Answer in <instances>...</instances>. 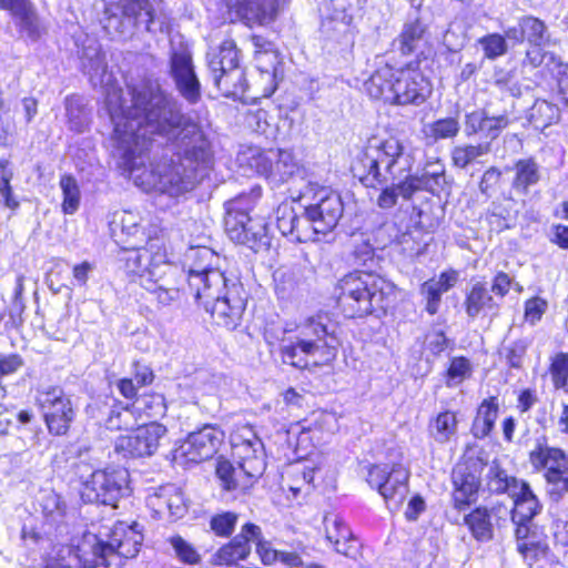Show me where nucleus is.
<instances>
[{"mask_svg":"<svg viewBox=\"0 0 568 568\" xmlns=\"http://www.w3.org/2000/svg\"><path fill=\"white\" fill-rule=\"evenodd\" d=\"M141 11L142 0H131L123 6L110 4L104 8L100 23L109 36L126 40L133 37Z\"/></svg>","mask_w":568,"mask_h":568,"instance_id":"18","label":"nucleus"},{"mask_svg":"<svg viewBox=\"0 0 568 568\" xmlns=\"http://www.w3.org/2000/svg\"><path fill=\"white\" fill-rule=\"evenodd\" d=\"M499 413L498 399L495 396L481 402L477 408L470 432L475 438L483 439L494 429Z\"/></svg>","mask_w":568,"mask_h":568,"instance_id":"34","label":"nucleus"},{"mask_svg":"<svg viewBox=\"0 0 568 568\" xmlns=\"http://www.w3.org/2000/svg\"><path fill=\"white\" fill-rule=\"evenodd\" d=\"M78 57L82 72L89 77L90 82L94 87L102 84L104 82L108 63L101 44L97 39L85 37L81 45L78 44Z\"/></svg>","mask_w":568,"mask_h":568,"instance_id":"25","label":"nucleus"},{"mask_svg":"<svg viewBox=\"0 0 568 568\" xmlns=\"http://www.w3.org/2000/svg\"><path fill=\"white\" fill-rule=\"evenodd\" d=\"M39 403L49 434L67 435L74 420L75 412L71 399L65 396L63 389L58 386L48 387L41 393Z\"/></svg>","mask_w":568,"mask_h":568,"instance_id":"14","label":"nucleus"},{"mask_svg":"<svg viewBox=\"0 0 568 568\" xmlns=\"http://www.w3.org/2000/svg\"><path fill=\"white\" fill-rule=\"evenodd\" d=\"M519 26L523 27L525 40L528 44L546 45L549 42L550 33L546 23L534 16L519 18Z\"/></svg>","mask_w":568,"mask_h":568,"instance_id":"47","label":"nucleus"},{"mask_svg":"<svg viewBox=\"0 0 568 568\" xmlns=\"http://www.w3.org/2000/svg\"><path fill=\"white\" fill-rule=\"evenodd\" d=\"M128 91L131 95L130 105L114 93L108 94L105 106L114 132L128 143L138 144L139 131L142 129V91L130 83H128Z\"/></svg>","mask_w":568,"mask_h":568,"instance_id":"10","label":"nucleus"},{"mask_svg":"<svg viewBox=\"0 0 568 568\" xmlns=\"http://www.w3.org/2000/svg\"><path fill=\"white\" fill-rule=\"evenodd\" d=\"M510 497L514 499L515 505L511 511L513 523L532 520L541 509V505L539 504L537 496L532 493L529 484L525 480Z\"/></svg>","mask_w":568,"mask_h":568,"instance_id":"32","label":"nucleus"},{"mask_svg":"<svg viewBox=\"0 0 568 568\" xmlns=\"http://www.w3.org/2000/svg\"><path fill=\"white\" fill-rule=\"evenodd\" d=\"M169 445L168 428L158 419L144 420V455H153L161 447Z\"/></svg>","mask_w":568,"mask_h":568,"instance_id":"46","label":"nucleus"},{"mask_svg":"<svg viewBox=\"0 0 568 568\" xmlns=\"http://www.w3.org/2000/svg\"><path fill=\"white\" fill-rule=\"evenodd\" d=\"M504 172L495 165L485 170L478 184L480 194L487 199L491 197L501 187Z\"/></svg>","mask_w":568,"mask_h":568,"instance_id":"54","label":"nucleus"},{"mask_svg":"<svg viewBox=\"0 0 568 568\" xmlns=\"http://www.w3.org/2000/svg\"><path fill=\"white\" fill-rule=\"evenodd\" d=\"M546 493L552 501H559L568 493V468L549 474L546 478Z\"/></svg>","mask_w":568,"mask_h":568,"instance_id":"57","label":"nucleus"},{"mask_svg":"<svg viewBox=\"0 0 568 568\" xmlns=\"http://www.w3.org/2000/svg\"><path fill=\"white\" fill-rule=\"evenodd\" d=\"M255 168L273 186H280L300 173L298 163L293 154L285 150H270L260 154L255 159Z\"/></svg>","mask_w":568,"mask_h":568,"instance_id":"19","label":"nucleus"},{"mask_svg":"<svg viewBox=\"0 0 568 568\" xmlns=\"http://www.w3.org/2000/svg\"><path fill=\"white\" fill-rule=\"evenodd\" d=\"M166 403L164 395L160 392H144V417L163 418L166 415Z\"/></svg>","mask_w":568,"mask_h":568,"instance_id":"60","label":"nucleus"},{"mask_svg":"<svg viewBox=\"0 0 568 568\" xmlns=\"http://www.w3.org/2000/svg\"><path fill=\"white\" fill-rule=\"evenodd\" d=\"M409 473L402 465H372L366 481L384 498L389 509H397L408 493Z\"/></svg>","mask_w":568,"mask_h":568,"instance_id":"13","label":"nucleus"},{"mask_svg":"<svg viewBox=\"0 0 568 568\" xmlns=\"http://www.w3.org/2000/svg\"><path fill=\"white\" fill-rule=\"evenodd\" d=\"M484 51V58L496 60L508 51V44L505 37L500 33H489L478 39Z\"/></svg>","mask_w":568,"mask_h":568,"instance_id":"53","label":"nucleus"},{"mask_svg":"<svg viewBox=\"0 0 568 568\" xmlns=\"http://www.w3.org/2000/svg\"><path fill=\"white\" fill-rule=\"evenodd\" d=\"M213 84L225 97H236L244 92L245 75L241 67L210 73Z\"/></svg>","mask_w":568,"mask_h":568,"instance_id":"36","label":"nucleus"},{"mask_svg":"<svg viewBox=\"0 0 568 568\" xmlns=\"http://www.w3.org/2000/svg\"><path fill=\"white\" fill-rule=\"evenodd\" d=\"M83 484L81 497L87 503L116 507L119 499L129 496V471L124 468L93 470L88 478L80 475Z\"/></svg>","mask_w":568,"mask_h":568,"instance_id":"9","label":"nucleus"},{"mask_svg":"<svg viewBox=\"0 0 568 568\" xmlns=\"http://www.w3.org/2000/svg\"><path fill=\"white\" fill-rule=\"evenodd\" d=\"M406 178L414 189V194L419 191H426L439 196L448 187L445 166L440 162L427 163L420 173L412 174L408 171Z\"/></svg>","mask_w":568,"mask_h":568,"instance_id":"26","label":"nucleus"},{"mask_svg":"<svg viewBox=\"0 0 568 568\" xmlns=\"http://www.w3.org/2000/svg\"><path fill=\"white\" fill-rule=\"evenodd\" d=\"M296 220L292 241L302 243L314 240V235L318 233L315 232L314 223L308 217L307 206L304 207L302 214L297 213Z\"/></svg>","mask_w":568,"mask_h":568,"instance_id":"64","label":"nucleus"},{"mask_svg":"<svg viewBox=\"0 0 568 568\" xmlns=\"http://www.w3.org/2000/svg\"><path fill=\"white\" fill-rule=\"evenodd\" d=\"M364 85L372 99L398 105H420L433 92L430 80L410 65L394 69L386 64L377 69Z\"/></svg>","mask_w":568,"mask_h":568,"instance_id":"5","label":"nucleus"},{"mask_svg":"<svg viewBox=\"0 0 568 568\" xmlns=\"http://www.w3.org/2000/svg\"><path fill=\"white\" fill-rule=\"evenodd\" d=\"M464 523L477 541L486 542L493 539L491 515L486 507H477L465 515Z\"/></svg>","mask_w":568,"mask_h":568,"instance_id":"37","label":"nucleus"},{"mask_svg":"<svg viewBox=\"0 0 568 568\" xmlns=\"http://www.w3.org/2000/svg\"><path fill=\"white\" fill-rule=\"evenodd\" d=\"M517 550L523 556L524 560L531 566L534 562L546 556L548 546L539 536L531 540L518 542Z\"/></svg>","mask_w":568,"mask_h":568,"instance_id":"56","label":"nucleus"},{"mask_svg":"<svg viewBox=\"0 0 568 568\" xmlns=\"http://www.w3.org/2000/svg\"><path fill=\"white\" fill-rule=\"evenodd\" d=\"M261 195V186H254L250 193H241L224 204L226 234L233 242L246 245L255 253L265 252L271 246L266 223L261 219H252L248 215V211Z\"/></svg>","mask_w":568,"mask_h":568,"instance_id":"8","label":"nucleus"},{"mask_svg":"<svg viewBox=\"0 0 568 568\" xmlns=\"http://www.w3.org/2000/svg\"><path fill=\"white\" fill-rule=\"evenodd\" d=\"M456 433L457 418L454 412L439 413L429 424V434L439 444L448 443Z\"/></svg>","mask_w":568,"mask_h":568,"instance_id":"45","label":"nucleus"},{"mask_svg":"<svg viewBox=\"0 0 568 568\" xmlns=\"http://www.w3.org/2000/svg\"><path fill=\"white\" fill-rule=\"evenodd\" d=\"M486 478L487 487L490 493L508 494L509 496L516 493V489L519 487V485L524 483L521 479L508 476L506 470L503 469L497 462H493V464L489 466Z\"/></svg>","mask_w":568,"mask_h":568,"instance_id":"42","label":"nucleus"},{"mask_svg":"<svg viewBox=\"0 0 568 568\" xmlns=\"http://www.w3.org/2000/svg\"><path fill=\"white\" fill-rule=\"evenodd\" d=\"M0 10L8 11L19 32L31 41L41 37L39 16L31 0H0Z\"/></svg>","mask_w":568,"mask_h":568,"instance_id":"23","label":"nucleus"},{"mask_svg":"<svg viewBox=\"0 0 568 568\" xmlns=\"http://www.w3.org/2000/svg\"><path fill=\"white\" fill-rule=\"evenodd\" d=\"M354 263L363 270L348 273L337 286V303L345 316L354 318L376 314L379 317L386 314L396 301V286L373 270L377 265L374 248L369 244L357 246Z\"/></svg>","mask_w":568,"mask_h":568,"instance_id":"2","label":"nucleus"},{"mask_svg":"<svg viewBox=\"0 0 568 568\" xmlns=\"http://www.w3.org/2000/svg\"><path fill=\"white\" fill-rule=\"evenodd\" d=\"M239 517L234 511L217 513L210 518V529L216 537L229 538L235 530Z\"/></svg>","mask_w":568,"mask_h":568,"instance_id":"52","label":"nucleus"},{"mask_svg":"<svg viewBox=\"0 0 568 568\" xmlns=\"http://www.w3.org/2000/svg\"><path fill=\"white\" fill-rule=\"evenodd\" d=\"M215 474L224 490H246L250 487L248 480L243 479L240 467L223 457L216 460Z\"/></svg>","mask_w":568,"mask_h":568,"instance_id":"41","label":"nucleus"},{"mask_svg":"<svg viewBox=\"0 0 568 568\" xmlns=\"http://www.w3.org/2000/svg\"><path fill=\"white\" fill-rule=\"evenodd\" d=\"M490 152V142L478 144L456 145L452 150V161L456 168L466 169L476 159L484 156Z\"/></svg>","mask_w":568,"mask_h":568,"instance_id":"48","label":"nucleus"},{"mask_svg":"<svg viewBox=\"0 0 568 568\" xmlns=\"http://www.w3.org/2000/svg\"><path fill=\"white\" fill-rule=\"evenodd\" d=\"M460 131L458 113L454 116L438 119L428 125V135L435 141L453 139Z\"/></svg>","mask_w":568,"mask_h":568,"instance_id":"50","label":"nucleus"},{"mask_svg":"<svg viewBox=\"0 0 568 568\" xmlns=\"http://www.w3.org/2000/svg\"><path fill=\"white\" fill-rule=\"evenodd\" d=\"M60 187L63 193L62 211L65 214H73L80 204V189L77 180L70 175L64 174L60 179Z\"/></svg>","mask_w":568,"mask_h":568,"instance_id":"51","label":"nucleus"},{"mask_svg":"<svg viewBox=\"0 0 568 568\" xmlns=\"http://www.w3.org/2000/svg\"><path fill=\"white\" fill-rule=\"evenodd\" d=\"M359 3L361 0H324L321 6L323 30L345 31L359 9Z\"/></svg>","mask_w":568,"mask_h":568,"instance_id":"24","label":"nucleus"},{"mask_svg":"<svg viewBox=\"0 0 568 568\" xmlns=\"http://www.w3.org/2000/svg\"><path fill=\"white\" fill-rule=\"evenodd\" d=\"M141 412L134 406H125L121 409L112 408L105 420V427L110 430L124 429L131 433H140L142 424L139 419Z\"/></svg>","mask_w":568,"mask_h":568,"instance_id":"38","label":"nucleus"},{"mask_svg":"<svg viewBox=\"0 0 568 568\" xmlns=\"http://www.w3.org/2000/svg\"><path fill=\"white\" fill-rule=\"evenodd\" d=\"M163 239L155 236L149 237L148 250L156 248V252L151 257L149 267L144 270V277L148 275V285L144 284V291L148 296H144L149 302H156L160 306H166L174 301L179 291L168 287L166 273L171 266L166 263V254L163 248Z\"/></svg>","mask_w":568,"mask_h":568,"instance_id":"12","label":"nucleus"},{"mask_svg":"<svg viewBox=\"0 0 568 568\" xmlns=\"http://www.w3.org/2000/svg\"><path fill=\"white\" fill-rule=\"evenodd\" d=\"M170 73L180 95L190 104L201 100V83L195 73L192 55L187 51H173L170 58Z\"/></svg>","mask_w":568,"mask_h":568,"instance_id":"20","label":"nucleus"},{"mask_svg":"<svg viewBox=\"0 0 568 568\" xmlns=\"http://www.w3.org/2000/svg\"><path fill=\"white\" fill-rule=\"evenodd\" d=\"M262 448L263 444L256 437L253 440L247 439L242 445L236 446V454L240 458L239 467L243 479L248 480L250 487L253 480L262 476L265 470Z\"/></svg>","mask_w":568,"mask_h":568,"instance_id":"29","label":"nucleus"},{"mask_svg":"<svg viewBox=\"0 0 568 568\" xmlns=\"http://www.w3.org/2000/svg\"><path fill=\"white\" fill-rule=\"evenodd\" d=\"M149 160V189L178 196L195 187L199 168L212 153L195 113H185L179 101L158 81L144 78V158Z\"/></svg>","mask_w":568,"mask_h":568,"instance_id":"1","label":"nucleus"},{"mask_svg":"<svg viewBox=\"0 0 568 568\" xmlns=\"http://www.w3.org/2000/svg\"><path fill=\"white\" fill-rule=\"evenodd\" d=\"M528 346L529 343L526 339L520 338L505 345L500 351V354L505 357L506 363L510 368L520 369L523 368V362Z\"/></svg>","mask_w":568,"mask_h":568,"instance_id":"55","label":"nucleus"},{"mask_svg":"<svg viewBox=\"0 0 568 568\" xmlns=\"http://www.w3.org/2000/svg\"><path fill=\"white\" fill-rule=\"evenodd\" d=\"M486 464L480 458H469L458 464L452 473L454 485L453 501L462 510L475 503L481 484V473Z\"/></svg>","mask_w":568,"mask_h":568,"instance_id":"15","label":"nucleus"},{"mask_svg":"<svg viewBox=\"0 0 568 568\" xmlns=\"http://www.w3.org/2000/svg\"><path fill=\"white\" fill-rule=\"evenodd\" d=\"M260 538V526L246 523L229 542L224 544L212 556L211 562L215 566H232L245 560L252 550L254 539Z\"/></svg>","mask_w":568,"mask_h":568,"instance_id":"22","label":"nucleus"},{"mask_svg":"<svg viewBox=\"0 0 568 568\" xmlns=\"http://www.w3.org/2000/svg\"><path fill=\"white\" fill-rule=\"evenodd\" d=\"M559 108L546 100H536L528 109L526 119L536 130H545L559 120Z\"/></svg>","mask_w":568,"mask_h":568,"instance_id":"39","label":"nucleus"},{"mask_svg":"<svg viewBox=\"0 0 568 568\" xmlns=\"http://www.w3.org/2000/svg\"><path fill=\"white\" fill-rule=\"evenodd\" d=\"M68 126L75 133H82L89 126V112L81 97H67L64 101Z\"/></svg>","mask_w":568,"mask_h":568,"instance_id":"44","label":"nucleus"},{"mask_svg":"<svg viewBox=\"0 0 568 568\" xmlns=\"http://www.w3.org/2000/svg\"><path fill=\"white\" fill-rule=\"evenodd\" d=\"M471 365L468 358L464 356L453 357L447 369V386H457L465 378L470 376Z\"/></svg>","mask_w":568,"mask_h":568,"instance_id":"59","label":"nucleus"},{"mask_svg":"<svg viewBox=\"0 0 568 568\" xmlns=\"http://www.w3.org/2000/svg\"><path fill=\"white\" fill-rule=\"evenodd\" d=\"M377 189H381V193L377 196L376 204L383 210L393 209L397 204L398 197L408 201L414 196V189L408 182L406 173L387 184L379 185Z\"/></svg>","mask_w":568,"mask_h":568,"instance_id":"33","label":"nucleus"},{"mask_svg":"<svg viewBox=\"0 0 568 568\" xmlns=\"http://www.w3.org/2000/svg\"><path fill=\"white\" fill-rule=\"evenodd\" d=\"M119 166L121 170V174L124 178L132 180L133 183L138 187L142 186V175L139 173L140 165L136 162V155H135L134 151H132V150L124 151V153L121 158V161L119 163Z\"/></svg>","mask_w":568,"mask_h":568,"instance_id":"62","label":"nucleus"},{"mask_svg":"<svg viewBox=\"0 0 568 568\" xmlns=\"http://www.w3.org/2000/svg\"><path fill=\"white\" fill-rule=\"evenodd\" d=\"M505 172H513L511 191L519 195H527L530 187L541 180V168L534 158L519 159L513 165H506Z\"/></svg>","mask_w":568,"mask_h":568,"instance_id":"28","label":"nucleus"},{"mask_svg":"<svg viewBox=\"0 0 568 568\" xmlns=\"http://www.w3.org/2000/svg\"><path fill=\"white\" fill-rule=\"evenodd\" d=\"M276 226L284 236L293 237L297 212L288 203H282L275 211Z\"/></svg>","mask_w":568,"mask_h":568,"instance_id":"58","label":"nucleus"},{"mask_svg":"<svg viewBox=\"0 0 568 568\" xmlns=\"http://www.w3.org/2000/svg\"><path fill=\"white\" fill-rule=\"evenodd\" d=\"M529 462L534 468L546 470L545 478H548L551 471L560 473L568 468V457L561 449L549 447L540 442L530 452Z\"/></svg>","mask_w":568,"mask_h":568,"instance_id":"31","label":"nucleus"},{"mask_svg":"<svg viewBox=\"0 0 568 568\" xmlns=\"http://www.w3.org/2000/svg\"><path fill=\"white\" fill-rule=\"evenodd\" d=\"M206 60L210 73L240 67L239 51L234 40L222 41L217 50L207 52Z\"/></svg>","mask_w":568,"mask_h":568,"instance_id":"35","label":"nucleus"},{"mask_svg":"<svg viewBox=\"0 0 568 568\" xmlns=\"http://www.w3.org/2000/svg\"><path fill=\"white\" fill-rule=\"evenodd\" d=\"M326 539L334 545L335 550L349 558L358 554L359 542L349 527L338 516L325 517Z\"/></svg>","mask_w":568,"mask_h":568,"instance_id":"27","label":"nucleus"},{"mask_svg":"<svg viewBox=\"0 0 568 568\" xmlns=\"http://www.w3.org/2000/svg\"><path fill=\"white\" fill-rule=\"evenodd\" d=\"M412 169V161L403 143L394 138L377 144L372 142L354 159L351 170L354 178L366 187L377 189Z\"/></svg>","mask_w":568,"mask_h":568,"instance_id":"6","label":"nucleus"},{"mask_svg":"<svg viewBox=\"0 0 568 568\" xmlns=\"http://www.w3.org/2000/svg\"><path fill=\"white\" fill-rule=\"evenodd\" d=\"M281 0H221L227 9L231 20H237L252 28L268 26L280 13Z\"/></svg>","mask_w":568,"mask_h":568,"instance_id":"16","label":"nucleus"},{"mask_svg":"<svg viewBox=\"0 0 568 568\" xmlns=\"http://www.w3.org/2000/svg\"><path fill=\"white\" fill-rule=\"evenodd\" d=\"M191 290L215 323L235 329L246 308L247 293L236 276H226L220 270L206 271L202 266L193 270Z\"/></svg>","mask_w":568,"mask_h":568,"instance_id":"3","label":"nucleus"},{"mask_svg":"<svg viewBox=\"0 0 568 568\" xmlns=\"http://www.w3.org/2000/svg\"><path fill=\"white\" fill-rule=\"evenodd\" d=\"M138 523L126 526L124 523H116L112 527H103L98 534L88 537L87 544L91 548V558L84 562L93 568H111L112 565L121 568H134L130 561L140 552L142 534L135 530Z\"/></svg>","mask_w":568,"mask_h":568,"instance_id":"7","label":"nucleus"},{"mask_svg":"<svg viewBox=\"0 0 568 568\" xmlns=\"http://www.w3.org/2000/svg\"><path fill=\"white\" fill-rule=\"evenodd\" d=\"M427 23L418 14L409 16L400 34L394 40L393 45L403 55L415 53L424 40L427 31Z\"/></svg>","mask_w":568,"mask_h":568,"instance_id":"30","label":"nucleus"},{"mask_svg":"<svg viewBox=\"0 0 568 568\" xmlns=\"http://www.w3.org/2000/svg\"><path fill=\"white\" fill-rule=\"evenodd\" d=\"M510 122L507 111L495 114L488 108H480L465 114L464 133L467 138L479 135L491 143Z\"/></svg>","mask_w":568,"mask_h":568,"instance_id":"21","label":"nucleus"},{"mask_svg":"<svg viewBox=\"0 0 568 568\" xmlns=\"http://www.w3.org/2000/svg\"><path fill=\"white\" fill-rule=\"evenodd\" d=\"M40 506L47 525L55 526V530H60L67 515V504L63 497L55 491H48L42 496Z\"/></svg>","mask_w":568,"mask_h":568,"instance_id":"43","label":"nucleus"},{"mask_svg":"<svg viewBox=\"0 0 568 568\" xmlns=\"http://www.w3.org/2000/svg\"><path fill=\"white\" fill-rule=\"evenodd\" d=\"M464 304L467 315L473 318L477 317L483 311H493L498 306L486 285L481 282L473 285L466 295Z\"/></svg>","mask_w":568,"mask_h":568,"instance_id":"40","label":"nucleus"},{"mask_svg":"<svg viewBox=\"0 0 568 568\" xmlns=\"http://www.w3.org/2000/svg\"><path fill=\"white\" fill-rule=\"evenodd\" d=\"M160 495L158 499H163V507L171 516L182 517L186 510L184 498L180 489L173 484L159 486Z\"/></svg>","mask_w":568,"mask_h":568,"instance_id":"49","label":"nucleus"},{"mask_svg":"<svg viewBox=\"0 0 568 568\" xmlns=\"http://www.w3.org/2000/svg\"><path fill=\"white\" fill-rule=\"evenodd\" d=\"M52 528L53 526H48L47 523L41 525V527L26 523L21 529V537L26 542L30 541L33 545L52 541Z\"/></svg>","mask_w":568,"mask_h":568,"instance_id":"63","label":"nucleus"},{"mask_svg":"<svg viewBox=\"0 0 568 568\" xmlns=\"http://www.w3.org/2000/svg\"><path fill=\"white\" fill-rule=\"evenodd\" d=\"M224 442V432L214 424H205L191 432L174 450L173 459L180 465L200 464L213 458Z\"/></svg>","mask_w":568,"mask_h":568,"instance_id":"11","label":"nucleus"},{"mask_svg":"<svg viewBox=\"0 0 568 568\" xmlns=\"http://www.w3.org/2000/svg\"><path fill=\"white\" fill-rule=\"evenodd\" d=\"M170 544L173 547L176 557L189 565H195L200 562L201 556L195 548L187 542L184 538L176 535L170 538Z\"/></svg>","mask_w":568,"mask_h":568,"instance_id":"61","label":"nucleus"},{"mask_svg":"<svg viewBox=\"0 0 568 568\" xmlns=\"http://www.w3.org/2000/svg\"><path fill=\"white\" fill-rule=\"evenodd\" d=\"M344 213V202L339 193L322 187L307 205V214L314 223L315 232L327 234L338 224Z\"/></svg>","mask_w":568,"mask_h":568,"instance_id":"17","label":"nucleus"},{"mask_svg":"<svg viewBox=\"0 0 568 568\" xmlns=\"http://www.w3.org/2000/svg\"><path fill=\"white\" fill-rule=\"evenodd\" d=\"M327 317L307 320L298 329L295 339L283 342L280 354L284 364L298 369H310L329 364L337 355L339 339Z\"/></svg>","mask_w":568,"mask_h":568,"instance_id":"4","label":"nucleus"}]
</instances>
